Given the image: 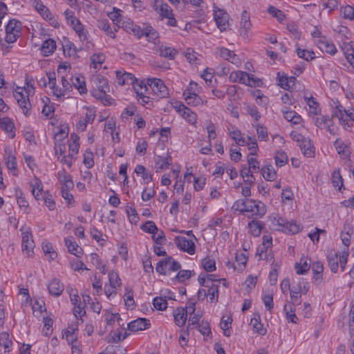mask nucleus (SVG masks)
Masks as SVG:
<instances>
[{"mask_svg": "<svg viewBox=\"0 0 354 354\" xmlns=\"http://www.w3.org/2000/svg\"><path fill=\"white\" fill-rule=\"evenodd\" d=\"M272 228L274 230L290 232L291 234L298 233L301 230V226L293 221H286L283 218L274 216L271 220Z\"/></svg>", "mask_w": 354, "mask_h": 354, "instance_id": "f257e3e1", "label": "nucleus"}, {"mask_svg": "<svg viewBox=\"0 0 354 354\" xmlns=\"http://www.w3.org/2000/svg\"><path fill=\"white\" fill-rule=\"evenodd\" d=\"M229 78L232 82H239L249 86H259L261 83L259 79L241 71L232 72Z\"/></svg>", "mask_w": 354, "mask_h": 354, "instance_id": "f03ea898", "label": "nucleus"}, {"mask_svg": "<svg viewBox=\"0 0 354 354\" xmlns=\"http://www.w3.org/2000/svg\"><path fill=\"white\" fill-rule=\"evenodd\" d=\"M180 264L171 257L160 260L156 266V272L160 274L167 275L170 272L177 271L180 268Z\"/></svg>", "mask_w": 354, "mask_h": 354, "instance_id": "7ed1b4c3", "label": "nucleus"}, {"mask_svg": "<svg viewBox=\"0 0 354 354\" xmlns=\"http://www.w3.org/2000/svg\"><path fill=\"white\" fill-rule=\"evenodd\" d=\"M21 30V22L16 19L10 20L6 26V41L8 44L16 41L20 35Z\"/></svg>", "mask_w": 354, "mask_h": 354, "instance_id": "20e7f679", "label": "nucleus"}, {"mask_svg": "<svg viewBox=\"0 0 354 354\" xmlns=\"http://www.w3.org/2000/svg\"><path fill=\"white\" fill-rule=\"evenodd\" d=\"M148 84L152 94L157 97L164 98L169 95L168 88L160 79H148Z\"/></svg>", "mask_w": 354, "mask_h": 354, "instance_id": "39448f33", "label": "nucleus"}, {"mask_svg": "<svg viewBox=\"0 0 354 354\" xmlns=\"http://www.w3.org/2000/svg\"><path fill=\"white\" fill-rule=\"evenodd\" d=\"M245 213H249L250 216H257L261 218L266 213V207L260 201L247 198Z\"/></svg>", "mask_w": 354, "mask_h": 354, "instance_id": "423d86ee", "label": "nucleus"}, {"mask_svg": "<svg viewBox=\"0 0 354 354\" xmlns=\"http://www.w3.org/2000/svg\"><path fill=\"white\" fill-rule=\"evenodd\" d=\"M70 299L73 305V314L77 319H81L85 315V305L80 301L77 290H71Z\"/></svg>", "mask_w": 354, "mask_h": 354, "instance_id": "0eeeda50", "label": "nucleus"}, {"mask_svg": "<svg viewBox=\"0 0 354 354\" xmlns=\"http://www.w3.org/2000/svg\"><path fill=\"white\" fill-rule=\"evenodd\" d=\"M24 91V88L17 87L14 92V97L24 115H28L30 113L31 104L28 98L29 94L26 95Z\"/></svg>", "mask_w": 354, "mask_h": 354, "instance_id": "6e6552de", "label": "nucleus"}, {"mask_svg": "<svg viewBox=\"0 0 354 354\" xmlns=\"http://www.w3.org/2000/svg\"><path fill=\"white\" fill-rule=\"evenodd\" d=\"M32 6L38 13L46 21H48L51 25L56 27L58 22L54 18L49 9L43 4L41 0H31Z\"/></svg>", "mask_w": 354, "mask_h": 354, "instance_id": "1a4fd4ad", "label": "nucleus"}, {"mask_svg": "<svg viewBox=\"0 0 354 354\" xmlns=\"http://www.w3.org/2000/svg\"><path fill=\"white\" fill-rule=\"evenodd\" d=\"M214 17L217 27L223 32L229 28L230 15L223 10L217 9L214 10Z\"/></svg>", "mask_w": 354, "mask_h": 354, "instance_id": "9d476101", "label": "nucleus"}, {"mask_svg": "<svg viewBox=\"0 0 354 354\" xmlns=\"http://www.w3.org/2000/svg\"><path fill=\"white\" fill-rule=\"evenodd\" d=\"M216 53L221 58L230 62L236 66H239L241 64L239 56L236 55L234 51L230 50L225 47L216 48Z\"/></svg>", "mask_w": 354, "mask_h": 354, "instance_id": "9b49d317", "label": "nucleus"}, {"mask_svg": "<svg viewBox=\"0 0 354 354\" xmlns=\"http://www.w3.org/2000/svg\"><path fill=\"white\" fill-rule=\"evenodd\" d=\"M174 243L179 250L186 252L189 254L195 253V244L192 240L188 239L185 236H178L174 239Z\"/></svg>", "mask_w": 354, "mask_h": 354, "instance_id": "f8f14e48", "label": "nucleus"}, {"mask_svg": "<svg viewBox=\"0 0 354 354\" xmlns=\"http://www.w3.org/2000/svg\"><path fill=\"white\" fill-rule=\"evenodd\" d=\"M22 241L21 246L23 251H25L28 255L32 252L35 248V243L32 239V234L29 228L21 229Z\"/></svg>", "mask_w": 354, "mask_h": 354, "instance_id": "ddd939ff", "label": "nucleus"}, {"mask_svg": "<svg viewBox=\"0 0 354 354\" xmlns=\"http://www.w3.org/2000/svg\"><path fill=\"white\" fill-rule=\"evenodd\" d=\"M332 106V116L331 118L336 117L338 118L339 122L345 127L346 119L345 118L347 110L340 104L338 100L333 102Z\"/></svg>", "mask_w": 354, "mask_h": 354, "instance_id": "4468645a", "label": "nucleus"}, {"mask_svg": "<svg viewBox=\"0 0 354 354\" xmlns=\"http://www.w3.org/2000/svg\"><path fill=\"white\" fill-rule=\"evenodd\" d=\"M153 8L162 19L168 17L173 13V10L170 6L162 0H155Z\"/></svg>", "mask_w": 354, "mask_h": 354, "instance_id": "2eb2a0df", "label": "nucleus"}, {"mask_svg": "<svg viewBox=\"0 0 354 354\" xmlns=\"http://www.w3.org/2000/svg\"><path fill=\"white\" fill-rule=\"evenodd\" d=\"M251 28L252 23L250 21V15L246 10H244L241 14V19L240 21V35L244 38H248V32Z\"/></svg>", "mask_w": 354, "mask_h": 354, "instance_id": "dca6fc26", "label": "nucleus"}, {"mask_svg": "<svg viewBox=\"0 0 354 354\" xmlns=\"http://www.w3.org/2000/svg\"><path fill=\"white\" fill-rule=\"evenodd\" d=\"M150 326L149 320L146 318H138L128 324V329L132 332L143 330Z\"/></svg>", "mask_w": 354, "mask_h": 354, "instance_id": "f3484780", "label": "nucleus"}, {"mask_svg": "<svg viewBox=\"0 0 354 354\" xmlns=\"http://www.w3.org/2000/svg\"><path fill=\"white\" fill-rule=\"evenodd\" d=\"M116 78L118 84L121 86L125 84L133 86L138 82V80L135 78L133 74L126 72L116 71Z\"/></svg>", "mask_w": 354, "mask_h": 354, "instance_id": "a211bd4d", "label": "nucleus"}, {"mask_svg": "<svg viewBox=\"0 0 354 354\" xmlns=\"http://www.w3.org/2000/svg\"><path fill=\"white\" fill-rule=\"evenodd\" d=\"M317 46L322 51L332 55L337 53L335 46L326 37H322L318 40Z\"/></svg>", "mask_w": 354, "mask_h": 354, "instance_id": "6ab92c4d", "label": "nucleus"}, {"mask_svg": "<svg viewBox=\"0 0 354 354\" xmlns=\"http://www.w3.org/2000/svg\"><path fill=\"white\" fill-rule=\"evenodd\" d=\"M58 179L62 183L61 189H72L74 187L71 176L68 174L65 169L58 172Z\"/></svg>", "mask_w": 354, "mask_h": 354, "instance_id": "aec40b11", "label": "nucleus"}, {"mask_svg": "<svg viewBox=\"0 0 354 354\" xmlns=\"http://www.w3.org/2000/svg\"><path fill=\"white\" fill-rule=\"evenodd\" d=\"M178 111L189 124H194L196 122V114L185 105H180L178 108Z\"/></svg>", "mask_w": 354, "mask_h": 354, "instance_id": "412c9836", "label": "nucleus"}, {"mask_svg": "<svg viewBox=\"0 0 354 354\" xmlns=\"http://www.w3.org/2000/svg\"><path fill=\"white\" fill-rule=\"evenodd\" d=\"M312 270L313 273V283L319 285L323 280L324 266L320 261H315L312 265Z\"/></svg>", "mask_w": 354, "mask_h": 354, "instance_id": "4be33fe9", "label": "nucleus"}, {"mask_svg": "<svg viewBox=\"0 0 354 354\" xmlns=\"http://www.w3.org/2000/svg\"><path fill=\"white\" fill-rule=\"evenodd\" d=\"M304 97L305 102L309 107V114L310 115H319L321 112V109L317 101L312 95L307 96L305 95Z\"/></svg>", "mask_w": 354, "mask_h": 354, "instance_id": "5701e85b", "label": "nucleus"}, {"mask_svg": "<svg viewBox=\"0 0 354 354\" xmlns=\"http://www.w3.org/2000/svg\"><path fill=\"white\" fill-rule=\"evenodd\" d=\"M65 245L71 254L75 255L77 257H81L83 250L78 244L73 241V237L66 238Z\"/></svg>", "mask_w": 354, "mask_h": 354, "instance_id": "b1692460", "label": "nucleus"}, {"mask_svg": "<svg viewBox=\"0 0 354 354\" xmlns=\"http://www.w3.org/2000/svg\"><path fill=\"white\" fill-rule=\"evenodd\" d=\"M48 289L51 295L59 296L64 290L63 283L57 279H53L48 284Z\"/></svg>", "mask_w": 354, "mask_h": 354, "instance_id": "393cba45", "label": "nucleus"}, {"mask_svg": "<svg viewBox=\"0 0 354 354\" xmlns=\"http://www.w3.org/2000/svg\"><path fill=\"white\" fill-rule=\"evenodd\" d=\"M171 164V157L167 156V157H162L157 156L155 158V167L157 172H160L169 167Z\"/></svg>", "mask_w": 354, "mask_h": 354, "instance_id": "a878e982", "label": "nucleus"}, {"mask_svg": "<svg viewBox=\"0 0 354 354\" xmlns=\"http://www.w3.org/2000/svg\"><path fill=\"white\" fill-rule=\"evenodd\" d=\"M295 268L298 274L307 273L310 268V260L306 257H301L299 261L296 263Z\"/></svg>", "mask_w": 354, "mask_h": 354, "instance_id": "bb28decb", "label": "nucleus"}, {"mask_svg": "<svg viewBox=\"0 0 354 354\" xmlns=\"http://www.w3.org/2000/svg\"><path fill=\"white\" fill-rule=\"evenodd\" d=\"M133 88L136 93L137 97H142L144 95H150L152 94L151 90L149 84H146L142 81H138L133 84Z\"/></svg>", "mask_w": 354, "mask_h": 354, "instance_id": "cd10ccee", "label": "nucleus"}, {"mask_svg": "<svg viewBox=\"0 0 354 354\" xmlns=\"http://www.w3.org/2000/svg\"><path fill=\"white\" fill-rule=\"evenodd\" d=\"M334 146L342 158L347 159L350 156V151L348 146L339 138L334 142Z\"/></svg>", "mask_w": 354, "mask_h": 354, "instance_id": "c85d7f7f", "label": "nucleus"}, {"mask_svg": "<svg viewBox=\"0 0 354 354\" xmlns=\"http://www.w3.org/2000/svg\"><path fill=\"white\" fill-rule=\"evenodd\" d=\"M71 26L75 31L81 41L88 42V32L80 20L75 21L74 24H71Z\"/></svg>", "mask_w": 354, "mask_h": 354, "instance_id": "c756f323", "label": "nucleus"}, {"mask_svg": "<svg viewBox=\"0 0 354 354\" xmlns=\"http://www.w3.org/2000/svg\"><path fill=\"white\" fill-rule=\"evenodd\" d=\"M183 95L185 96V100L188 104L197 106L203 105L204 103L202 98L196 93L184 92Z\"/></svg>", "mask_w": 354, "mask_h": 354, "instance_id": "7c9ffc66", "label": "nucleus"}, {"mask_svg": "<svg viewBox=\"0 0 354 354\" xmlns=\"http://www.w3.org/2000/svg\"><path fill=\"white\" fill-rule=\"evenodd\" d=\"M56 49V42L53 39L45 40L41 47V53L47 57L52 55Z\"/></svg>", "mask_w": 354, "mask_h": 354, "instance_id": "2f4dec72", "label": "nucleus"}, {"mask_svg": "<svg viewBox=\"0 0 354 354\" xmlns=\"http://www.w3.org/2000/svg\"><path fill=\"white\" fill-rule=\"evenodd\" d=\"M0 127L6 132L10 138H14L15 133L14 131V124L8 118H3L0 119Z\"/></svg>", "mask_w": 354, "mask_h": 354, "instance_id": "473e14b6", "label": "nucleus"}, {"mask_svg": "<svg viewBox=\"0 0 354 354\" xmlns=\"http://www.w3.org/2000/svg\"><path fill=\"white\" fill-rule=\"evenodd\" d=\"M32 194L36 200H39L42 196L43 185L41 180L35 177L30 183Z\"/></svg>", "mask_w": 354, "mask_h": 354, "instance_id": "72a5a7b5", "label": "nucleus"}, {"mask_svg": "<svg viewBox=\"0 0 354 354\" xmlns=\"http://www.w3.org/2000/svg\"><path fill=\"white\" fill-rule=\"evenodd\" d=\"M73 85L78 90L80 94H85L87 92L85 79L82 75L71 77Z\"/></svg>", "mask_w": 354, "mask_h": 354, "instance_id": "f704fd0d", "label": "nucleus"}, {"mask_svg": "<svg viewBox=\"0 0 354 354\" xmlns=\"http://www.w3.org/2000/svg\"><path fill=\"white\" fill-rule=\"evenodd\" d=\"M72 142L68 145V157L73 158L79 151V136L75 133L71 135Z\"/></svg>", "mask_w": 354, "mask_h": 354, "instance_id": "c9c22d12", "label": "nucleus"}, {"mask_svg": "<svg viewBox=\"0 0 354 354\" xmlns=\"http://www.w3.org/2000/svg\"><path fill=\"white\" fill-rule=\"evenodd\" d=\"M187 311L185 308H176L174 313V321L177 326H183L187 320Z\"/></svg>", "mask_w": 354, "mask_h": 354, "instance_id": "e433bc0d", "label": "nucleus"}, {"mask_svg": "<svg viewBox=\"0 0 354 354\" xmlns=\"http://www.w3.org/2000/svg\"><path fill=\"white\" fill-rule=\"evenodd\" d=\"M158 52L161 57L168 58L169 59H174L178 53L175 48L163 45L158 48Z\"/></svg>", "mask_w": 354, "mask_h": 354, "instance_id": "4c0bfd02", "label": "nucleus"}, {"mask_svg": "<svg viewBox=\"0 0 354 354\" xmlns=\"http://www.w3.org/2000/svg\"><path fill=\"white\" fill-rule=\"evenodd\" d=\"M283 118L288 122H291L294 124H299L301 122V117L295 111L285 110L283 111Z\"/></svg>", "mask_w": 354, "mask_h": 354, "instance_id": "58836bf2", "label": "nucleus"}, {"mask_svg": "<svg viewBox=\"0 0 354 354\" xmlns=\"http://www.w3.org/2000/svg\"><path fill=\"white\" fill-rule=\"evenodd\" d=\"M327 259H328V266H329L330 270L333 272L336 273L337 272L338 268H339V254L337 252H335V253L330 252L328 255Z\"/></svg>", "mask_w": 354, "mask_h": 354, "instance_id": "ea45409f", "label": "nucleus"}, {"mask_svg": "<svg viewBox=\"0 0 354 354\" xmlns=\"http://www.w3.org/2000/svg\"><path fill=\"white\" fill-rule=\"evenodd\" d=\"M252 172L254 171L249 167H244L241 170V176L245 184L252 185L254 183L255 178L252 175Z\"/></svg>", "mask_w": 354, "mask_h": 354, "instance_id": "a19ab883", "label": "nucleus"}, {"mask_svg": "<svg viewBox=\"0 0 354 354\" xmlns=\"http://www.w3.org/2000/svg\"><path fill=\"white\" fill-rule=\"evenodd\" d=\"M248 261L247 257L243 253H236L235 257L234 270L241 271L244 269Z\"/></svg>", "mask_w": 354, "mask_h": 354, "instance_id": "79ce46f5", "label": "nucleus"}, {"mask_svg": "<svg viewBox=\"0 0 354 354\" xmlns=\"http://www.w3.org/2000/svg\"><path fill=\"white\" fill-rule=\"evenodd\" d=\"M283 310L286 313V319L289 322L297 324L298 322V318L295 315V309L292 305L286 304L283 306Z\"/></svg>", "mask_w": 354, "mask_h": 354, "instance_id": "37998d69", "label": "nucleus"}, {"mask_svg": "<svg viewBox=\"0 0 354 354\" xmlns=\"http://www.w3.org/2000/svg\"><path fill=\"white\" fill-rule=\"evenodd\" d=\"M68 128L60 127L57 131L55 132L54 140L55 143H64L63 141L68 137Z\"/></svg>", "mask_w": 354, "mask_h": 354, "instance_id": "c03bdc74", "label": "nucleus"}, {"mask_svg": "<svg viewBox=\"0 0 354 354\" xmlns=\"http://www.w3.org/2000/svg\"><path fill=\"white\" fill-rule=\"evenodd\" d=\"M261 174L266 180H274L277 176V173L272 165L263 167L261 169Z\"/></svg>", "mask_w": 354, "mask_h": 354, "instance_id": "a18cd8bd", "label": "nucleus"}, {"mask_svg": "<svg viewBox=\"0 0 354 354\" xmlns=\"http://www.w3.org/2000/svg\"><path fill=\"white\" fill-rule=\"evenodd\" d=\"M208 288V290L207 292V295L209 296L210 302H216L218 301V284L212 283L209 285Z\"/></svg>", "mask_w": 354, "mask_h": 354, "instance_id": "49530a36", "label": "nucleus"}, {"mask_svg": "<svg viewBox=\"0 0 354 354\" xmlns=\"http://www.w3.org/2000/svg\"><path fill=\"white\" fill-rule=\"evenodd\" d=\"M296 53L299 58H302L307 62L311 61L315 59V53L313 50L301 49L300 48H296Z\"/></svg>", "mask_w": 354, "mask_h": 354, "instance_id": "de8ad7c7", "label": "nucleus"}, {"mask_svg": "<svg viewBox=\"0 0 354 354\" xmlns=\"http://www.w3.org/2000/svg\"><path fill=\"white\" fill-rule=\"evenodd\" d=\"M12 345V342L10 339L9 334L8 333H2L0 335V346H3L5 348V353L10 352V348Z\"/></svg>", "mask_w": 354, "mask_h": 354, "instance_id": "09e8293b", "label": "nucleus"}, {"mask_svg": "<svg viewBox=\"0 0 354 354\" xmlns=\"http://www.w3.org/2000/svg\"><path fill=\"white\" fill-rule=\"evenodd\" d=\"M301 150L306 157H312L314 155L313 146L310 140H304L300 145Z\"/></svg>", "mask_w": 354, "mask_h": 354, "instance_id": "8fccbe9b", "label": "nucleus"}, {"mask_svg": "<svg viewBox=\"0 0 354 354\" xmlns=\"http://www.w3.org/2000/svg\"><path fill=\"white\" fill-rule=\"evenodd\" d=\"M332 183L334 187H337L339 190L343 186V178L340 174V169H337L335 170L331 176Z\"/></svg>", "mask_w": 354, "mask_h": 354, "instance_id": "3c124183", "label": "nucleus"}, {"mask_svg": "<svg viewBox=\"0 0 354 354\" xmlns=\"http://www.w3.org/2000/svg\"><path fill=\"white\" fill-rule=\"evenodd\" d=\"M288 156L283 151H278L275 153L274 160L277 167H281L284 166L288 162Z\"/></svg>", "mask_w": 354, "mask_h": 354, "instance_id": "603ef678", "label": "nucleus"}, {"mask_svg": "<svg viewBox=\"0 0 354 354\" xmlns=\"http://www.w3.org/2000/svg\"><path fill=\"white\" fill-rule=\"evenodd\" d=\"M65 338L68 343L71 345L73 344H77V330L73 328H68L65 332Z\"/></svg>", "mask_w": 354, "mask_h": 354, "instance_id": "864d4df0", "label": "nucleus"}, {"mask_svg": "<svg viewBox=\"0 0 354 354\" xmlns=\"http://www.w3.org/2000/svg\"><path fill=\"white\" fill-rule=\"evenodd\" d=\"M63 50L64 54L68 57H75L78 51L75 44L69 41L63 45Z\"/></svg>", "mask_w": 354, "mask_h": 354, "instance_id": "5fc2aeb1", "label": "nucleus"}, {"mask_svg": "<svg viewBox=\"0 0 354 354\" xmlns=\"http://www.w3.org/2000/svg\"><path fill=\"white\" fill-rule=\"evenodd\" d=\"M187 60L192 64H198L199 55L192 48H187L185 53Z\"/></svg>", "mask_w": 354, "mask_h": 354, "instance_id": "6e6d98bb", "label": "nucleus"}, {"mask_svg": "<svg viewBox=\"0 0 354 354\" xmlns=\"http://www.w3.org/2000/svg\"><path fill=\"white\" fill-rule=\"evenodd\" d=\"M341 15L343 18L354 21V8L347 5L341 8Z\"/></svg>", "mask_w": 354, "mask_h": 354, "instance_id": "4d7b16f0", "label": "nucleus"}, {"mask_svg": "<svg viewBox=\"0 0 354 354\" xmlns=\"http://www.w3.org/2000/svg\"><path fill=\"white\" fill-rule=\"evenodd\" d=\"M42 250L44 254L50 259H55L57 257V253L54 251L53 246L49 242H43L41 244Z\"/></svg>", "mask_w": 354, "mask_h": 354, "instance_id": "13d9d810", "label": "nucleus"}, {"mask_svg": "<svg viewBox=\"0 0 354 354\" xmlns=\"http://www.w3.org/2000/svg\"><path fill=\"white\" fill-rule=\"evenodd\" d=\"M247 198H241L236 200L232 205V209L234 211L239 212L241 214L245 213Z\"/></svg>", "mask_w": 354, "mask_h": 354, "instance_id": "bf43d9fd", "label": "nucleus"}, {"mask_svg": "<svg viewBox=\"0 0 354 354\" xmlns=\"http://www.w3.org/2000/svg\"><path fill=\"white\" fill-rule=\"evenodd\" d=\"M251 234L254 236H259L261 232V224L259 221H252L248 223Z\"/></svg>", "mask_w": 354, "mask_h": 354, "instance_id": "052dcab7", "label": "nucleus"}, {"mask_svg": "<svg viewBox=\"0 0 354 354\" xmlns=\"http://www.w3.org/2000/svg\"><path fill=\"white\" fill-rule=\"evenodd\" d=\"M141 230L149 234H154V232H158V227L156 223L152 221H148L145 223L141 225Z\"/></svg>", "mask_w": 354, "mask_h": 354, "instance_id": "680f3d73", "label": "nucleus"}, {"mask_svg": "<svg viewBox=\"0 0 354 354\" xmlns=\"http://www.w3.org/2000/svg\"><path fill=\"white\" fill-rule=\"evenodd\" d=\"M246 145L250 151V155L254 156L257 154L258 150V144L256 138L253 136H248L246 141Z\"/></svg>", "mask_w": 354, "mask_h": 354, "instance_id": "e2e57ef3", "label": "nucleus"}, {"mask_svg": "<svg viewBox=\"0 0 354 354\" xmlns=\"http://www.w3.org/2000/svg\"><path fill=\"white\" fill-rule=\"evenodd\" d=\"M268 12L272 17L277 18L280 21H283L286 18L284 13L281 10L275 8L273 6H270L268 8Z\"/></svg>", "mask_w": 354, "mask_h": 354, "instance_id": "0e129e2a", "label": "nucleus"}, {"mask_svg": "<svg viewBox=\"0 0 354 354\" xmlns=\"http://www.w3.org/2000/svg\"><path fill=\"white\" fill-rule=\"evenodd\" d=\"M343 50L347 61L354 68V49L349 44H346Z\"/></svg>", "mask_w": 354, "mask_h": 354, "instance_id": "69168bd1", "label": "nucleus"}, {"mask_svg": "<svg viewBox=\"0 0 354 354\" xmlns=\"http://www.w3.org/2000/svg\"><path fill=\"white\" fill-rule=\"evenodd\" d=\"M202 266L207 272H213L216 270L215 261L209 257H205L202 261Z\"/></svg>", "mask_w": 354, "mask_h": 354, "instance_id": "338daca9", "label": "nucleus"}, {"mask_svg": "<svg viewBox=\"0 0 354 354\" xmlns=\"http://www.w3.org/2000/svg\"><path fill=\"white\" fill-rule=\"evenodd\" d=\"M331 120L332 118L328 115H321L315 119V124L317 127L322 129L326 127L328 124H330Z\"/></svg>", "mask_w": 354, "mask_h": 354, "instance_id": "774afa93", "label": "nucleus"}]
</instances>
